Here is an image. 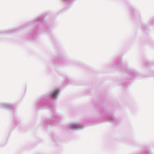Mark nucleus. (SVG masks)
Listing matches in <instances>:
<instances>
[{
  "label": "nucleus",
  "mask_w": 154,
  "mask_h": 154,
  "mask_svg": "<svg viewBox=\"0 0 154 154\" xmlns=\"http://www.w3.org/2000/svg\"><path fill=\"white\" fill-rule=\"evenodd\" d=\"M59 92V91L57 89H56L53 91L51 94V97L52 98H55Z\"/></svg>",
  "instance_id": "nucleus-1"
}]
</instances>
